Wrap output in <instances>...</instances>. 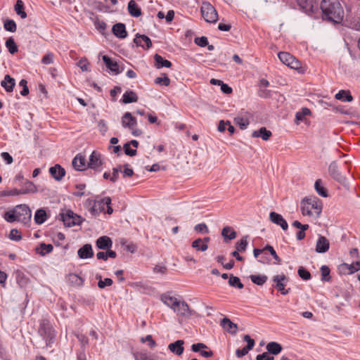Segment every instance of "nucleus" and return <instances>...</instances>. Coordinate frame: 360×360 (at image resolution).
Here are the masks:
<instances>
[{
	"instance_id": "obj_1",
	"label": "nucleus",
	"mask_w": 360,
	"mask_h": 360,
	"mask_svg": "<svg viewBox=\"0 0 360 360\" xmlns=\"http://www.w3.org/2000/svg\"><path fill=\"white\" fill-rule=\"evenodd\" d=\"M320 6L323 18L335 23L343 20L344 10L339 0H323Z\"/></svg>"
},
{
	"instance_id": "obj_2",
	"label": "nucleus",
	"mask_w": 360,
	"mask_h": 360,
	"mask_svg": "<svg viewBox=\"0 0 360 360\" xmlns=\"http://www.w3.org/2000/svg\"><path fill=\"white\" fill-rule=\"evenodd\" d=\"M300 208L303 216L316 218L322 212L323 205L321 200L317 197L309 196L301 201Z\"/></svg>"
},
{
	"instance_id": "obj_3",
	"label": "nucleus",
	"mask_w": 360,
	"mask_h": 360,
	"mask_svg": "<svg viewBox=\"0 0 360 360\" xmlns=\"http://www.w3.org/2000/svg\"><path fill=\"white\" fill-rule=\"evenodd\" d=\"M38 333L45 340L46 347H51L55 340L56 330L48 319L40 321Z\"/></svg>"
},
{
	"instance_id": "obj_4",
	"label": "nucleus",
	"mask_w": 360,
	"mask_h": 360,
	"mask_svg": "<svg viewBox=\"0 0 360 360\" xmlns=\"http://www.w3.org/2000/svg\"><path fill=\"white\" fill-rule=\"evenodd\" d=\"M122 125L124 128H128L131 131V134L134 136H139L142 134V131L136 128L137 120L136 117L132 116L129 112H125L122 117Z\"/></svg>"
},
{
	"instance_id": "obj_5",
	"label": "nucleus",
	"mask_w": 360,
	"mask_h": 360,
	"mask_svg": "<svg viewBox=\"0 0 360 360\" xmlns=\"http://www.w3.org/2000/svg\"><path fill=\"white\" fill-rule=\"evenodd\" d=\"M200 11L202 17L206 22L214 23L217 21L218 13L214 7L210 2H202Z\"/></svg>"
},
{
	"instance_id": "obj_6",
	"label": "nucleus",
	"mask_w": 360,
	"mask_h": 360,
	"mask_svg": "<svg viewBox=\"0 0 360 360\" xmlns=\"http://www.w3.org/2000/svg\"><path fill=\"white\" fill-rule=\"evenodd\" d=\"M111 198L110 197H105L101 200H96L91 207V212L93 214L106 212L108 214H111L113 212L110 206Z\"/></svg>"
},
{
	"instance_id": "obj_7",
	"label": "nucleus",
	"mask_w": 360,
	"mask_h": 360,
	"mask_svg": "<svg viewBox=\"0 0 360 360\" xmlns=\"http://www.w3.org/2000/svg\"><path fill=\"white\" fill-rule=\"evenodd\" d=\"M279 60L285 65L292 69L298 70L301 68L300 62L292 55L288 52H280L278 54Z\"/></svg>"
},
{
	"instance_id": "obj_8",
	"label": "nucleus",
	"mask_w": 360,
	"mask_h": 360,
	"mask_svg": "<svg viewBox=\"0 0 360 360\" xmlns=\"http://www.w3.org/2000/svg\"><path fill=\"white\" fill-rule=\"evenodd\" d=\"M103 164L104 159L101 153L94 150L89 156L88 167L96 172H101Z\"/></svg>"
},
{
	"instance_id": "obj_9",
	"label": "nucleus",
	"mask_w": 360,
	"mask_h": 360,
	"mask_svg": "<svg viewBox=\"0 0 360 360\" xmlns=\"http://www.w3.org/2000/svg\"><path fill=\"white\" fill-rule=\"evenodd\" d=\"M15 209L18 221L25 224L30 221L32 212L27 205H19Z\"/></svg>"
},
{
	"instance_id": "obj_10",
	"label": "nucleus",
	"mask_w": 360,
	"mask_h": 360,
	"mask_svg": "<svg viewBox=\"0 0 360 360\" xmlns=\"http://www.w3.org/2000/svg\"><path fill=\"white\" fill-rule=\"evenodd\" d=\"M61 219L66 226L71 227L82 222L81 217L71 210H66L61 214Z\"/></svg>"
},
{
	"instance_id": "obj_11",
	"label": "nucleus",
	"mask_w": 360,
	"mask_h": 360,
	"mask_svg": "<svg viewBox=\"0 0 360 360\" xmlns=\"http://www.w3.org/2000/svg\"><path fill=\"white\" fill-rule=\"evenodd\" d=\"M273 281L275 283L274 287L276 289L281 292L282 295H285L289 293L290 289L285 288L288 281V279L285 274L274 276L273 277Z\"/></svg>"
},
{
	"instance_id": "obj_12",
	"label": "nucleus",
	"mask_w": 360,
	"mask_h": 360,
	"mask_svg": "<svg viewBox=\"0 0 360 360\" xmlns=\"http://www.w3.org/2000/svg\"><path fill=\"white\" fill-rule=\"evenodd\" d=\"M302 10L309 15H312L318 8V4L314 0H298Z\"/></svg>"
},
{
	"instance_id": "obj_13",
	"label": "nucleus",
	"mask_w": 360,
	"mask_h": 360,
	"mask_svg": "<svg viewBox=\"0 0 360 360\" xmlns=\"http://www.w3.org/2000/svg\"><path fill=\"white\" fill-rule=\"evenodd\" d=\"M173 310L177 315L181 316H186L191 314L189 306L185 301H178Z\"/></svg>"
},
{
	"instance_id": "obj_14",
	"label": "nucleus",
	"mask_w": 360,
	"mask_h": 360,
	"mask_svg": "<svg viewBox=\"0 0 360 360\" xmlns=\"http://www.w3.org/2000/svg\"><path fill=\"white\" fill-rule=\"evenodd\" d=\"M269 218L273 223L280 226L283 230L288 229V223L281 214L271 212L269 214Z\"/></svg>"
},
{
	"instance_id": "obj_15",
	"label": "nucleus",
	"mask_w": 360,
	"mask_h": 360,
	"mask_svg": "<svg viewBox=\"0 0 360 360\" xmlns=\"http://www.w3.org/2000/svg\"><path fill=\"white\" fill-rule=\"evenodd\" d=\"M330 248L329 240L323 236H320L316 244V251L319 253L326 252Z\"/></svg>"
},
{
	"instance_id": "obj_16",
	"label": "nucleus",
	"mask_w": 360,
	"mask_h": 360,
	"mask_svg": "<svg viewBox=\"0 0 360 360\" xmlns=\"http://www.w3.org/2000/svg\"><path fill=\"white\" fill-rule=\"evenodd\" d=\"M134 42L139 46H141L144 49H148L152 46V42L150 39L143 34H136V37L134 39Z\"/></svg>"
},
{
	"instance_id": "obj_17",
	"label": "nucleus",
	"mask_w": 360,
	"mask_h": 360,
	"mask_svg": "<svg viewBox=\"0 0 360 360\" xmlns=\"http://www.w3.org/2000/svg\"><path fill=\"white\" fill-rule=\"evenodd\" d=\"M184 341L181 340H179L175 341L174 342L170 343L168 345V349L174 354L180 356L183 354L184 347Z\"/></svg>"
},
{
	"instance_id": "obj_18",
	"label": "nucleus",
	"mask_w": 360,
	"mask_h": 360,
	"mask_svg": "<svg viewBox=\"0 0 360 360\" xmlns=\"http://www.w3.org/2000/svg\"><path fill=\"white\" fill-rule=\"evenodd\" d=\"M161 301L172 309H174L179 301L177 298L173 297L170 292L164 293L160 297Z\"/></svg>"
},
{
	"instance_id": "obj_19",
	"label": "nucleus",
	"mask_w": 360,
	"mask_h": 360,
	"mask_svg": "<svg viewBox=\"0 0 360 360\" xmlns=\"http://www.w3.org/2000/svg\"><path fill=\"white\" fill-rule=\"evenodd\" d=\"M96 246L101 250H108L112 245V241L108 236H103L96 240Z\"/></svg>"
},
{
	"instance_id": "obj_20",
	"label": "nucleus",
	"mask_w": 360,
	"mask_h": 360,
	"mask_svg": "<svg viewBox=\"0 0 360 360\" xmlns=\"http://www.w3.org/2000/svg\"><path fill=\"white\" fill-rule=\"evenodd\" d=\"M112 31V33L120 39H124L127 36L125 25L121 22L114 25Z\"/></svg>"
},
{
	"instance_id": "obj_21",
	"label": "nucleus",
	"mask_w": 360,
	"mask_h": 360,
	"mask_svg": "<svg viewBox=\"0 0 360 360\" xmlns=\"http://www.w3.org/2000/svg\"><path fill=\"white\" fill-rule=\"evenodd\" d=\"M127 10L132 17L138 18L141 15V9L134 0H130L128 3Z\"/></svg>"
},
{
	"instance_id": "obj_22",
	"label": "nucleus",
	"mask_w": 360,
	"mask_h": 360,
	"mask_svg": "<svg viewBox=\"0 0 360 360\" xmlns=\"http://www.w3.org/2000/svg\"><path fill=\"white\" fill-rule=\"evenodd\" d=\"M51 175L57 181H60L65 174V169L59 165H56L49 169Z\"/></svg>"
},
{
	"instance_id": "obj_23",
	"label": "nucleus",
	"mask_w": 360,
	"mask_h": 360,
	"mask_svg": "<svg viewBox=\"0 0 360 360\" xmlns=\"http://www.w3.org/2000/svg\"><path fill=\"white\" fill-rule=\"evenodd\" d=\"M73 167L79 171L84 170L86 167V159L84 155L82 154H77L72 160Z\"/></svg>"
},
{
	"instance_id": "obj_24",
	"label": "nucleus",
	"mask_w": 360,
	"mask_h": 360,
	"mask_svg": "<svg viewBox=\"0 0 360 360\" xmlns=\"http://www.w3.org/2000/svg\"><path fill=\"white\" fill-rule=\"evenodd\" d=\"M78 256L81 259L91 258L94 255V252L90 244H86L79 248L77 251Z\"/></svg>"
},
{
	"instance_id": "obj_25",
	"label": "nucleus",
	"mask_w": 360,
	"mask_h": 360,
	"mask_svg": "<svg viewBox=\"0 0 360 360\" xmlns=\"http://www.w3.org/2000/svg\"><path fill=\"white\" fill-rule=\"evenodd\" d=\"M328 171L330 175L336 181L339 182H343L345 181L344 176H342L339 172L338 166L335 162H333L330 165Z\"/></svg>"
},
{
	"instance_id": "obj_26",
	"label": "nucleus",
	"mask_w": 360,
	"mask_h": 360,
	"mask_svg": "<svg viewBox=\"0 0 360 360\" xmlns=\"http://www.w3.org/2000/svg\"><path fill=\"white\" fill-rule=\"evenodd\" d=\"M155 60V66L158 69H160L162 68H170L172 66V63L165 58H163L160 55L155 54L154 56Z\"/></svg>"
},
{
	"instance_id": "obj_27",
	"label": "nucleus",
	"mask_w": 360,
	"mask_h": 360,
	"mask_svg": "<svg viewBox=\"0 0 360 360\" xmlns=\"http://www.w3.org/2000/svg\"><path fill=\"white\" fill-rule=\"evenodd\" d=\"M1 86L4 88L6 91L12 92L15 85V79L12 78L9 75H6L4 79L1 82Z\"/></svg>"
},
{
	"instance_id": "obj_28",
	"label": "nucleus",
	"mask_w": 360,
	"mask_h": 360,
	"mask_svg": "<svg viewBox=\"0 0 360 360\" xmlns=\"http://www.w3.org/2000/svg\"><path fill=\"white\" fill-rule=\"evenodd\" d=\"M272 136L271 131L267 130L266 127H261L259 130L252 131V137H261L264 141H268Z\"/></svg>"
},
{
	"instance_id": "obj_29",
	"label": "nucleus",
	"mask_w": 360,
	"mask_h": 360,
	"mask_svg": "<svg viewBox=\"0 0 360 360\" xmlns=\"http://www.w3.org/2000/svg\"><path fill=\"white\" fill-rule=\"evenodd\" d=\"M335 99L342 102H352L353 96L349 90H340L335 96Z\"/></svg>"
},
{
	"instance_id": "obj_30",
	"label": "nucleus",
	"mask_w": 360,
	"mask_h": 360,
	"mask_svg": "<svg viewBox=\"0 0 360 360\" xmlns=\"http://www.w3.org/2000/svg\"><path fill=\"white\" fill-rule=\"evenodd\" d=\"M102 59L108 69L116 74L119 73V65L116 61L112 60L108 56H103Z\"/></svg>"
},
{
	"instance_id": "obj_31",
	"label": "nucleus",
	"mask_w": 360,
	"mask_h": 360,
	"mask_svg": "<svg viewBox=\"0 0 360 360\" xmlns=\"http://www.w3.org/2000/svg\"><path fill=\"white\" fill-rule=\"evenodd\" d=\"M221 326L229 333L235 334L237 330V325L233 323L229 319L224 318L221 321Z\"/></svg>"
},
{
	"instance_id": "obj_32",
	"label": "nucleus",
	"mask_w": 360,
	"mask_h": 360,
	"mask_svg": "<svg viewBox=\"0 0 360 360\" xmlns=\"http://www.w3.org/2000/svg\"><path fill=\"white\" fill-rule=\"evenodd\" d=\"M53 250V247L51 244L41 243L40 245L36 248L35 251L37 254L44 256L46 254L51 252Z\"/></svg>"
},
{
	"instance_id": "obj_33",
	"label": "nucleus",
	"mask_w": 360,
	"mask_h": 360,
	"mask_svg": "<svg viewBox=\"0 0 360 360\" xmlns=\"http://www.w3.org/2000/svg\"><path fill=\"white\" fill-rule=\"evenodd\" d=\"M138 101V96L133 91H127L122 96V103H130L136 102Z\"/></svg>"
},
{
	"instance_id": "obj_34",
	"label": "nucleus",
	"mask_w": 360,
	"mask_h": 360,
	"mask_svg": "<svg viewBox=\"0 0 360 360\" xmlns=\"http://www.w3.org/2000/svg\"><path fill=\"white\" fill-rule=\"evenodd\" d=\"M266 349L268 353L272 354L274 355L278 354L282 350V346L276 342H271L267 344Z\"/></svg>"
},
{
	"instance_id": "obj_35",
	"label": "nucleus",
	"mask_w": 360,
	"mask_h": 360,
	"mask_svg": "<svg viewBox=\"0 0 360 360\" xmlns=\"http://www.w3.org/2000/svg\"><path fill=\"white\" fill-rule=\"evenodd\" d=\"M24 3L22 0H17L15 6L14 10L15 13L19 15L21 18L24 19L27 18V13L24 11Z\"/></svg>"
},
{
	"instance_id": "obj_36",
	"label": "nucleus",
	"mask_w": 360,
	"mask_h": 360,
	"mask_svg": "<svg viewBox=\"0 0 360 360\" xmlns=\"http://www.w3.org/2000/svg\"><path fill=\"white\" fill-rule=\"evenodd\" d=\"M225 239L233 240L236 238V232L230 226H225L221 231Z\"/></svg>"
},
{
	"instance_id": "obj_37",
	"label": "nucleus",
	"mask_w": 360,
	"mask_h": 360,
	"mask_svg": "<svg viewBox=\"0 0 360 360\" xmlns=\"http://www.w3.org/2000/svg\"><path fill=\"white\" fill-rule=\"evenodd\" d=\"M315 189L319 195L322 197H327L328 192L326 188L324 187L321 179H317L314 184Z\"/></svg>"
},
{
	"instance_id": "obj_38",
	"label": "nucleus",
	"mask_w": 360,
	"mask_h": 360,
	"mask_svg": "<svg viewBox=\"0 0 360 360\" xmlns=\"http://www.w3.org/2000/svg\"><path fill=\"white\" fill-rule=\"evenodd\" d=\"M46 220V213L43 210H38L34 214V221L37 224H41Z\"/></svg>"
},
{
	"instance_id": "obj_39",
	"label": "nucleus",
	"mask_w": 360,
	"mask_h": 360,
	"mask_svg": "<svg viewBox=\"0 0 360 360\" xmlns=\"http://www.w3.org/2000/svg\"><path fill=\"white\" fill-rule=\"evenodd\" d=\"M192 247L195 248L196 250H200L204 252L207 250L208 245L205 243H203V241L201 238H198L195 240L192 243Z\"/></svg>"
},
{
	"instance_id": "obj_40",
	"label": "nucleus",
	"mask_w": 360,
	"mask_h": 360,
	"mask_svg": "<svg viewBox=\"0 0 360 360\" xmlns=\"http://www.w3.org/2000/svg\"><path fill=\"white\" fill-rule=\"evenodd\" d=\"M250 278L252 283L258 285L264 284L268 278L265 275H251Z\"/></svg>"
},
{
	"instance_id": "obj_41",
	"label": "nucleus",
	"mask_w": 360,
	"mask_h": 360,
	"mask_svg": "<svg viewBox=\"0 0 360 360\" xmlns=\"http://www.w3.org/2000/svg\"><path fill=\"white\" fill-rule=\"evenodd\" d=\"M6 46L11 54H14L18 51V46L12 37H10L6 40Z\"/></svg>"
},
{
	"instance_id": "obj_42",
	"label": "nucleus",
	"mask_w": 360,
	"mask_h": 360,
	"mask_svg": "<svg viewBox=\"0 0 360 360\" xmlns=\"http://www.w3.org/2000/svg\"><path fill=\"white\" fill-rule=\"evenodd\" d=\"M15 213H16L15 212V209L14 208L12 210H9L8 212H6L4 215V219L6 221H8L9 223H12V222H14L15 221H18V219H17Z\"/></svg>"
},
{
	"instance_id": "obj_43",
	"label": "nucleus",
	"mask_w": 360,
	"mask_h": 360,
	"mask_svg": "<svg viewBox=\"0 0 360 360\" xmlns=\"http://www.w3.org/2000/svg\"><path fill=\"white\" fill-rule=\"evenodd\" d=\"M163 77H158L155 79V83L162 86H168L170 84V79L166 74L162 75Z\"/></svg>"
},
{
	"instance_id": "obj_44",
	"label": "nucleus",
	"mask_w": 360,
	"mask_h": 360,
	"mask_svg": "<svg viewBox=\"0 0 360 360\" xmlns=\"http://www.w3.org/2000/svg\"><path fill=\"white\" fill-rule=\"evenodd\" d=\"M96 278L99 279L98 282V286L99 288L103 289L106 286H111L113 283V281L111 278H106L104 280L101 279V276H96Z\"/></svg>"
},
{
	"instance_id": "obj_45",
	"label": "nucleus",
	"mask_w": 360,
	"mask_h": 360,
	"mask_svg": "<svg viewBox=\"0 0 360 360\" xmlns=\"http://www.w3.org/2000/svg\"><path fill=\"white\" fill-rule=\"evenodd\" d=\"M229 283L230 285L238 289H242L244 287L243 284L240 282V278L234 276H230Z\"/></svg>"
},
{
	"instance_id": "obj_46",
	"label": "nucleus",
	"mask_w": 360,
	"mask_h": 360,
	"mask_svg": "<svg viewBox=\"0 0 360 360\" xmlns=\"http://www.w3.org/2000/svg\"><path fill=\"white\" fill-rule=\"evenodd\" d=\"M4 29L7 31L15 32L17 29L16 23L13 20H6L4 22Z\"/></svg>"
},
{
	"instance_id": "obj_47",
	"label": "nucleus",
	"mask_w": 360,
	"mask_h": 360,
	"mask_svg": "<svg viewBox=\"0 0 360 360\" xmlns=\"http://www.w3.org/2000/svg\"><path fill=\"white\" fill-rule=\"evenodd\" d=\"M248 246V240L246 237L242 238L240 241L236 243V250L239 252H244Z\"/></svg>"
},
{
	"instance_id": "obj_48",
	"label": "nucleus",
	"mask_w": 360,
	"mask_h": 360,
	"mask_svg": "<svg viewBox=\"0 0 360 360\" xmlns=\"http://www.w3.org/2000/svg\"><path fill=\"white\" fill-rule=\"evenodd\" d=\"M343 266L349 270V274H350L360 270V262H354L350 265L344 264Z\"/></svg>"
},
{
	"instance_id": "obj_49",
	"label": "nucleus",
	"mask_w": 360,
	"mask_h": 360,
	"mask_svg": "<svg viewBox=\"0 0 360 360\" xmlns=\"http://www.w3.org/2000/svg\"><path fill=\"white\" fill-rule=\"evenodd\" d=\"M22 191V194H27L29 193H34L36 191V188L34 184L31 181H27L25 184V188L20 189Z\"/></svg>"
},
{
	"instance_id": "obj_50",
	"label": "nucleus",
	"mask_w": 360,
	"mask_h": 360,
	"mask_svg": "<svg viewBox=\"0 0 360 360\" xmlns=\"http://www.w3.org/2000/svg\"><path fill=\"white\" fill-rule=\"evenodd\" d=\"M310 113H311V111L309 109H308L307 108H302V111L297 112L296 113V115H295L296 120L298 121H303V120L304 119V117L306 115H310Z\"/></svg>"
},
{
	"instance_id": "obj_51",
	"label": "nucleus",
	"mask_w": 360,
	"mask_h": 360,
	"mask_svg": "<svg viewBox=\"0 0 360 360\" xmlns=\"http://www.w3.org/2000/svg\"><path fill=\"white\" fill-rule=\"evenodd\" d=\"M9 238L12 240L18 241L22 238V236L18 229H13L10 232Z\"/></svg>"
},
{
	"instance_id": "obj_52",
	"label": "nucleus",
	"mask_w": 360,
	"mask_h": 360,
	"mask_svg": "<svg viewBox=\"0 0 360 360\" xmlns=\"http://www.w3.org/2000/svg\"><path fill=\"white\" fill-rule=\"evenodd\" d=\"M22 191L20 189L14 188L9 191H4L1 193V196H10V195H22Z\"/></svg>"
},
{
	"instance_id": "obj_53",
	"label": "nucleus",
	"mask_w": 360,
	"mask_h": 360,
	"mask_svg": "<svg viewBox=\"0 0 360 360\" xmlns=\"http://www.w3.org/2000/svg\"><path fill=\"white\" fill-rule=\"evenodd\" d=\"M298 275L305 281H307L311 278V274L310 272L305 269L304 267H300L298 269Z\"/></svg>"
},
{
	"instance_id": "obj_54",
	"label": "nucleus",
	"mask_w": 360,
	"mask_h": 360,
	"mask_svg": "<svg viewBox=\"0 0 360 360\" xmlns=\"http://www.w3.org/2000/svg\"><path fill=\"white\" fill-rule=\"evenodd\" d=\"M123 149H124V153L131 157L135 156L137 153L136 149L131 148L130 143H126L123 146Z\"/></svg>"
},
{
	"instance_id": "obj_55",
	"label": "nucleus",
	"mask_w": 360,
	"mask_h": 360,
	"mask_svg": "<svg viewBox=\"0 0 360 360\" xmlns=\"http://www.w3.org/2000/svg\"><path fill=\"white\" fill-rule=\"evenodd\" d=\"M53 62V54L52 53H47L41 58V63L44 65H49Z\"/></svg>"
},
{
	"instance_id": "obj_56",
	"label": "nucleus",
	"mask_w": 360,
	"mask_h": 360,
	"mask_svg": "<svg viewBox=\"0 0 360 360\" xmlns=\"http://www.w3.org/2000/svg\"><path fill=\"white\" fill-rule=\"evenodd\" d=\"M322 280L323 281H329L330 280V269L326 266H323L321 268Z\"/></svg>"
},
{
	"instance_id": "obj_57",
	"label": "nucleus",
	"mask_w": 360,
	"mask_h": 360,
	"mask_svg": "<svg viewBox=\"0 0 360 360\" xmlns=\"http://www.w3.org/2000/svg\"><path fill=\"white\" fill-rule=\"evenodd\" d=\"M85 187V184H83L76 185V191L73 192L74 195L79 197L84 195V193L83 191L84 190Z\"/></svg>"
},
{
	"instance_id": "obj_58",
	"label": "nucleus",
	"mask_w": 360,
	"mask_h": 360,
	"mask_svg": "<svg viewBox=\"0 0 360 360\" xmlns=\"http://www.w3.org/2000/svg\"><path fill=\"white\" fill-rule=\"evenodd\" d=\"M120 172H122V167L120 165L112 169V175L110 177L112 182H115L118 179L119 173Z\"/></svg>"
},
{
	"instance_id": "obj_59",
	"label": "nucleus",
	"mask_w": 360,
	"mask_h": 360,
	"mask_svg": "<svg viewBox=\"0 0 360 360\" xmlns=\"http://www.w3.org/2000/svg\"><path fill=\"white\" fill-rule=\"evenodd\" d=\"M94 25L95 27L102 33L105 30L107 27L106 23L104 21L99 20L95 21Z\"/></svg>"
},
{
	"instance_id": "obj_60",
	"label": "nucleus",
	"mask_w": 360,
	"mask_h": 360,
	"mask_svg": "<svg viewBox=\"0 0 360 360\" xmlns=\"http://www.w3.org/2000/svg\"><path fill=\"white\" fill-rule=\"evenodd\" d=\"M195 42L197 45L201 47H205L208 45V40L206 37H196Z\"/></svg>"
},
{
	"instance_id": "obj_61",
	"label": "nucleus",
	"mask_w": 360,
	"mask_h": 360,
	"mask_svg": "<svg viewBox=\"0 0 360 360\" xmlns=\"http://www.w3.org/2000/svg\"><path fill=\"white\" fill-rule=\"evenodd\" d=\"M243 340L247 342V349L251 350L255 346V340L250 338L248 335H245L243 337Z\"/></svg>"
},
{
	"instance_id": "obj_62",
	"label": "nucleus",
	"mask_w": 360,
	"mask_h": 360,
	"mask_svg": "<svg viewBox=\"0 0 360 360\" xmlns=\"http://www.w3.org/2000/svg\"><path fill=\"white\" fill-rule=\"evenodd\" d=\"M89 63L86 58H82L78 62V66L83 70V71H87L88 70V66Z\"/></svg>"
},
{
	"instance_id": "obj_63",
	"label": "nucleus",
	"mask_w": 360,
	"mask_h": 360,
	"mask_svg": "<svg viewBox=\"0 0 360 360\" xmlns=\"http://www.w3.org/2000/svg\"><path fill=\"white\" fill-rule=\"evenodd\" d=\"M236 124H238L240 126V128L241 129H245L249 124V122L243 118L236 119Z\"/></svg>"
},
{
	"instance_id": "obj_64",
	"label": "nucleus",
	"mask_w": 360,
	"mask_h": 360,
	"mask_svg": "<svg viewBox=\"0 0 360 360\" xmlns=\"http://www.w3.org/2000/svg\"><path fill=\"white\" fill-rule=\"evenodd\" d=\"M257 360H274V357L270 356L268 352H264L262 354H258L256 357Z\"/></svg>"
}]
</instances>
